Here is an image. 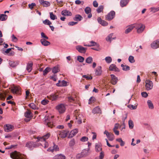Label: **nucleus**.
<instances>
[{"label": "nucleus", "instance_id": "obj_2", "mask_svg": "<svg viewBox=\"0 0 159 159\" xmlns=\"http://www.w3.org/2000/svg\"><path fill=\"white\" fill-rule=\"evenodd\" d=\"M53 116L50 117L45 116L44 118V124L48 127L52 128L53 126L52 122V119Z\"/></svg>", "mask_w": 159, "mask_h": 159}, {"label": "nucleus", "instance_id": "obj_42", "mask_svg": "<svg viewBox=\"0 0 159 159\" xmlns=\"http://www.w3.org/2000/svg\"><path fill=\"white\" fill-rule=\"evenodd\" d=\"M148 104V107L149 108L152 109L154 108L153 105V104L152 103V102L150 100H148L147 102Z\"/></svg>", "mask_w": 159, "mask_h": 159}, {"label": "nucleus", "instance_id": "obj_64", "mask_svg": "<svg viewBox=\"0 0 159 159\" xmlns=\"http://www.w3.org/2000/svg\"><path fill=\"white\" fill-rule=\"evenodd\" d=\"M108 23L106 21L103 20L102 21V22L101 23V24L102 25L105 26H107L108 25Z\"/></svg>", "mask_w": 159, "mask_h": 159}, {"label": "nucleus", "instance_id": "obj_10", "mask_svg": "<svg viewBox=\"0 0 159 159\" xmlns=\"http://www.w3.org/2000/svg\"><path fill=\"white\" fill-rule=\"evenodd\" d=\"M151 47L153 49H156L159 47V39L153 41L151 45Z\"/></svg>", "mask_w": 159, "mask_h": 159}, {"label": "nucleus", "instance_id": "obj_53", "mask_svg": "<svg viewBox=\"0 0 159 159\" xmlns=\"http://www.w3.org/2000/svg\"><path fill=\"white\" fill-rule=\"evenodd\" d=\"M90 43V45H88V47L94 46L97 45V43L93 41H91Z\"/></svg>", "mask_w": 159, "mask_h": 159}, {"label": "nucleus", "instance_id": "obj_45", "mask_svg": "<svg viewBox=\"0 0 159 159\" xmlns=\"http://www.w3.org/2000/svg\"><path fill=\"white\" fill-rule=\"evenodd\" d=\"M104 7L103 6H100L97 9V11L98 13H100L103 10Z\"/></svg>", "mask_w": 159, "mask_h": 159}, {"label": "nucleus", "instance_id": "obj_49", "mask_svg": "<svg viewBox=\"0 0 159 159\" xmlns=\"http://www.w3.org/2000/svg\"><path fill=\"white\" fill-rule=\"evenodd\" d=\"M83 78H86L87 80H91L92 79V76H89L88 75H84L82 76Z\"/></svg>", "mask_w": 159, "mask_h": 159}, {"label": "nucleus", "instance_id": "obj_50", "mask_svg": "<svg viewBox=\"0 0 159 159\" xmlns=\"http://www.w3.org/2000/svg\"><path fill=\"white\" fill-rule=\"evenodd\" d=\"M129 61L131 63H134L135 61L134 57L131 56H130L129 57Z\"/></svg>", "mask_w": 159, "mask_h": 159}, {"label": "nucleus", "instance_id": "obj_44", "mask_svg": "<svg viewBox=\"0 0 159 159\" xmlns=\"http://www.w3.org/2000/svg\"><path fill=\"white\" fill-rule=\"evenodd\" d=\"M84 58L81 56H78L77 57V60L80 62H82L84 61Z\"/></svg>", "mask_w": 159, "mask_h": 159}, {"label": "nucleus", "instance_id": "obj_24", "mask_svg": "<svg viewBox=\"0 0 159 159\" xmlns=\"http://www.w3.org/2000/svg\"><path fill=\"white\" fill-rule=\"evenodd\" d=\"M129 0H121L120 6L121 7H125L128 4Z\"/></svg>", "mask_w": 159, "mask_h": 159}, {"label": "nucleus", "instance_id": "obj_52", "mask_svg": "<svg viewBox=\"0 0 159 159\" xmlns=\"http://www.w3.org/2000/svg\"><path fill=\"white\" fill-rule=\"evenodd\" d=\"M128 107L131 109H135L137 108V106H134L133 105L129 104L128 106Z\"/></svg>", "mask_w": 159, "mask_h": 159}, {"label": "nucleus", "instance_id": "obj_63", "mask_svg": "<svg viewBox=\"0 0 159 159\" xmlns=\"http://www.w3.org/2000/svg\"><path fill=\"white\" fill-rule=\"evenodd\" d=\"M104 156V152L102 151L100 153V155L99 156L100 159H103Z\"/></svg>", "mask_w": 159, "mask_h": 159}, {"label": "nucleus", "instance_id": "obj_38", "mask_svg": "<svg viewBox=\"0 0 159 159\" xmlns=\"http://www.w3.org/2000/svg\"><path fill=\"white\" fill-rule=\"evenodd\" d=\"M51 70V69L49 67H47L43 71V75H45Z\"/></svg>", "mask_w": 159, "mask_h": 159}, {"label": "nucleus", "instance_id": "obj_16", "mask_svg": "<svg viewBox=\"0 0 159 159\" xmlns=\"http://www.w3.org/2000/svg\"><path fill=\"white\" fill-rule=\"evenodd\" d=\"M111 83L113 85L116 84L117 82V78L113 74L111 75Z\"/></svg>", "mask_w": 159, "mask_h": 159}, {"label": "nucleus", "instance_id": "obj_27", "mask_svg": "<svg viewBox=\"0 0 159 159\" xmlns=\"http://www.w3.org/2000/svg\"><path fill=\"white\" fill-rule=\"evenodd\" d=\"M102 67L101 66H99L96 68L95 71V74L97 75H101L102 72Z\"/></svg>", "mask_w": 159, "mask_h": 159}, {"label": "nucleus", "instance_id": "obj_14", "mask_svg": "<svg viewBox=\"0 0 159 159\" xmlns=\"http://www.w3.org/2000/svg\"><path fill=\"white\" fill-rule=\"evenodd\" d=\"M20 88L19 87L14 86L11 88V91L13 93H19Z\"/></svg>", "mask_w": 159, "mask_h": 159}, {"label": "nucleus", "instance_id": "obj_1", "mask_svg": "<svg viewBox=\"0 0 159 159\" xmlns=\"http://www.w3.org/2000/svg\"><path fill=\"white\" fill-rule=\"evenodd\" d=\"M50 135V133H48L42 137L37 138L38 141L40 142L41 145L44 148H46L48 146V144L46 141V140L49 137Z\"/></svg>", "mask_w": 159, "mask_h": 159}, {"label": "nucleus", "instance_id": "obj_33", "mask_svg": "<svg viewBox=\"0 0 159 159\" xmlns=\"http://www.w3.org/2000/svg\"><path fill=\"white\" fill-rule=\"evenodd\" d=\"M60 71V69L58 66L54 67L52 70V72L54 74Z\"/></svg>", "mask_w": 159, "mask_h": 159}, {"label": "nucleus", "instance_id": "obj_51", "mask_svg": "<svg viewBox=\"0 0 159 159\" xmlns=\"http://www.w3.org/2000/svg\"><path fill=\"white\" fill-rule=\"evenodd\" d=\"M88 140V138L86 136L83 137L80 139V141L82 142H85L87 141Z\"/></svg>", "mask_w": 159, "mask_h": 159}, {"label": "nucleus", "instance_id": "obj_61", "mask_svg": "<svg viewBox=\"0 0 159 159\" xmlns=\"http://www.w3.org/2000/svg\"><path fill=\"white\" fill-rule=\"evenodd\" d=\"M50 79L53 80L55 81H56L57 80L56 75H53V76H50Z\"/></svg>", "mask_w": 159, "mask_h": 159}, {"label": "nucleus", "instance_id": "obj_12", "mask_svg": "<svg viewBox=\"0 0 159 159\" xmlns=\"http://www.w3.org/2000/svg\"><path fill=\"white\" fill-rule=\"evenodd\" d=\"M39 2L43 7H47L50 5V3L49 2L47 1H45L44 0H39Z\"/></svg>", "mask_w": 159, "mask_h": 159}, {"label": "nucleus", "instance_id": "obj_37", "mask_svg": "<svg viewBox=\"0 0 159 159\" xmlns=\"http://www.w3.org/2000/svg\"><path fill=\"white\" fill-rule=\"evenodd\" d=\"M112 34H110L106 38V40L107 41L111 42L112 40L114 39V38H112Z\"/></svg>", "mask_w": 159, "mask_h": 159}, {"label": "nucleus", "instance_id": "obj_26", "mask_svg": "<svg viewBox=\"0 0 159 159\" xmlns=\"http://www.w3.org/2000/svg\"><path fill=\"white\" fill-rule=\"evenodd\" d=\"M40 42L44 46H47L49 45L50 44V42L47 41L45 39H43L40 40Z\"/></svg>", "mask_w": 159, "mask_h": 159}, {"label": "nucleus", "instance_id": "obj_31", "mask_svg": "<svg viewBox=\"0 0 159 159\" xmlns=\"http://www.w3.org/2000/svg\"><path fill=\"white\" fill-rule=\"evenodd\" d=\"M7 16L5 14H0V20L4 21L7 20Z\"/></svg>", "mask_w": 159, "mask_h": 159}, {"label": "nucleus", "instance_id": "obj_34", "mask_svg": "<svg viewBox=\"0 0 159 159\" xmlns=\"http://www.w3.org/2000/svg\"><path fill=\"white\" fill-rule=\"evenodd\" d=\"M75 95L74 96H70L68 97V101L70 102H73L75 100Z\"/></svg>", "mask_w": 159, "mask_h": 159}, {"label": "nucleus", "instance_id": "obj_17", "mask_svg": "<svg viewBox=\"0 0 159 159\" xmlns=\"http://www.w3.org/2000/svg\"><path fill=\"white\" fill-rule=\"evenodd\" d=\"M78 132V129H74L71 131L68 137V138H71L75 135Z\"/></svg>", "mask_w": 159, "mask_h": 159}, {"label": "nucleus", "instance_id": "obj_20", "mask_svg": "<svg viewBox=\"0 0 159 159\" xmlns=\"http://www.w3.org/2000/svg\"><path fill=\"white\" fill-rule=\"evenodd\" d=\"M85 13L88 15V17L90 18L92 17V14H91V9L89 7H87L84 10Z\"/></svg>", "mask_w": 159, "mask_h": 159}, {"label": "nucleus", "instance_id": "obj_18", "mask_svg": "<svg viewBox=\"0 0 159 159\" xmlns=\"http://www.w3.org/2000/svg\"><path fill=\"white\" fill-rule=\"evenodd\" d=\"M19 64V61H9V66L12 67H15L17 66Z\"/></svg>", "mask_w": 159, "mask_h": 159}, {"label": "nucleus", "instance_id": "obj_48", "mask_svg": "<svg viewBox=\"0 0 159 159\" xmlns=\"http://www.w3.org/2000/svg\"><path fill=\"white\" fill-rule=\"evenodd\" d=\"M43 23L45 25H50L52 24V23L49 20L46 19L43 21Z\"/></svg>", "mask_w": 159, "mask_h": 159}, {"label": "nucleus", "instance_id": "obj_43", "mask_svg": "<svg viewBox=\"0 0 159 159\" xmlns=\"http://www.w3.org/2000/svg\"><path fill=\"white\" fill-rule=\"evenodd\" d=\"M29 106L30 107L34 110L37 109V107L34 103H32L30 104L29 105Z\"/></svg>", "mask_w": 159, "mask_h": 159}, {"label": "nucleus", "instance_id": "obj_15", "mask_svg": "<svg viewBox=\"0 0 159 159\" xmlns=\"http://www.w3.org/2000/svg\"><path fill=\"white\" fill-rule=\"evenodd\" d=\"M61 14L64 16H70L72 15L71 12L67 10H64L61 12Z\"/></svg>", "mask_w": 159, "mask_h": 159}, {"label": "nucleus", "instance_id": "obj_36", "mask_svg": "<svg viewBox=\"0 0 159 159\" xmlns=\"http://www.w3.org/2000/svg\"><path fill=\"white\" fill-rule=\"evenodd\" d=\"M49 14L50 18L51 20H54L57 19V16L53 14V12H50Z\"/></svg>", "mask_w": 159, "mask_h": 159}, {"label": "nucleus", "instance_id": "obj_7", "mask_svg": "<svg viewBox=\"0 0 159 159\" xmlns=\"http://www.w3.org/2000/svg\"><path fill=\"white\" fill-rule=\"evenodd\" d=\"M4 131L7 132H8L12 131L14 129V126L13 125L7 124L4 126Z\"/></svg>", "mask_w": 159, "mask_h": 159}, {"label": "nucleus", "instance_id": "obj_60", "mask_svg": "<svg viewBox=\"0 0 159 159\" xmlns=\"http://www.w3.org/2000/svg\"><path fill=\"white\" fill-rule=\"evenodd\" d=\"M12 39L13 41L15 42H17L18 40L17 38L14 34L12 35Z\"/></svg>", "mask_w": 159, "mask_h": 159}, {"label": "nucleus", "instance_id": "obj_39", "mask_svg": "<svg viewBox=\"0 0 159 159\" xmlns=\"http://www.w3.org/2000/svg\"><path fill=\"white\" fill-rule=\"evenodd\" d=\"M121 67H122V69L124 70H129V67L128 66L124 65L123 64H122L121 65Z\"/></svg>", "mask_w": 159, "mask_h": 159}, {"label": "nucleus", "instance_id": "obj_13", "mask_svg": "<svg viewBox=\"0 0 159 159\" xmlns=\"http://www.w3.org/2000/svg\"><path fill=\"white\" fill-rule=\"evenodd\" d=\"M109 70L110 71L115 72H119L120 71L119 69L114 64H111L109 67Z\"/></svg>", "mask_w": 159, "mask_h": 159}, {"label": "nucleus", "instance_id": "obj_35", "mask_svg": "<svg viewBox=\"0 0 159 159\" xmlns=\"http://www.w3.org/2000/svg\"><path fill=\"white\" fill-rule=\"evenodd\" d=\"M51 99L52 101L56 100L58 97V95L56 94H52L50 95Z\"/></svg>", "mask_w": 159, "mask_h": 159}, {"label": "nucleus", "instance_id": "obj_11", "mask_svg": "<svg viewBox=\"0 0 159 159\" xmlns=\"http://www.w3.org/2000/svg\"><path fill=\"white\" fill-rule=\"evenodd\" d=\"M135 24H132L127 26V29H126L125 33L126 34H128L131 32L132 30L135 28Z\"/></svg>", "mask_w": 159, "mask_h": 159}, {"label": "nucleus", "instance_id": "obj_57", "mask_svg": "<svg viewBox=\"0 0 159 159\" xmlns=\"http://www.w3.org/2000/svg\"><path fill=\"white\" fill-rule=\"evenodd\" d=\"M36 6V4L34 3H32L31 4H29V7L30 8L32 9L34 7Z\"/></svg>", "mask_w": 159, "mask_h": 159}, {"label": "nucleus", "instance_id": "obj_29", "mask_svg": "<svg viewBox=\"0 0 159 159\" xmlns=\"http://www.w3.org/2000/svg\"><path fill=\"white\" fill-rule=\"evenodd\" d=\"M82 19L83 17L81 15L77 14L75 15L73 19L75 21H80Z\"/></svg>", "mask_w": 159, "mask_h": 159}, {"label": "nucleus", "instance_id": "obj_62", "mask_svg": "<svg viewBox=\"0 0 159 159\" xmlns=\"http://www.w3.org/2000/svg\"><path fill=\"white\" fill-rule=\"evenodd\" d=\"M0 98L2 100H4L5 98V94L1 93L0 94Z\"/></svg>", "mask_w": 159, "mask_h": 159}, {"label": "nucleus", "instance_id": "obj_28", "mask_svg": "<svg viewBox=\"0 0 159 159\" xmlns=\"http://www.w3.org/2000/svg\"><path fill=\"white\" fill-rule=\"evenodd\" d=\"M92 112L93 114L99 113H101V110L99 107H97L93 109Z\"/></svg>", "mask_w": 159, "mask_h": 159}, {"label": "nucleus", "instance_id": "obj_58", "mask_svg": "<svg viewBox=\"0 0 159 159\" xmlns=\"http://www.w3.org/2000/svg\"><path fill=\"white\" fill-rule=\"evenodd\" d=\"M96 148L97 152H99L102 150V148L100 146L96 145Z\"/></svg>", "mask_w": 159, "mask_h": 159}, {"label": "nucleus", "instance_id": "obj_19", "mask_svg": "<svg viewBox=\"0 0 159 159\" xmlns=\"http://www.w3.org/2000/svg\"><path fill=\"white\" fill-rule=\"evenodd\" d=\"M67 134L68 133L66 131L62 130L59 132V135L60 137L64 138L67 136Z\"/></svg>", "mask_w": 159, "mask_h": 159}, {"label": "nucleus", "instance_id": "obj_3", "mask_svg": "<svg viewBox=\"0 0 159 159\" xmlns=\"http://www.w3.org/2000/svg\"><path fill=\"white\" fill-rule=\"evenodd\" d=\"M135 28L137 29V32L138 33H141L144 30L145 26L144 25L141 24H135Z\"/></svg>", "mask_w": 159, "mask_h": 159}, {"label": "nucleus", "instance_id": "obj_9", "mask_svg": "<svg viewBox=\"0 0 159 159\" xmlns=\"http://www.w3.org/2000/svg\"><path fill=\"white\" fill-rule=\"evenodd\" d=\"M76 48L79 52L82 53H85L87 49L86 48H84L81 45L76 46Z\"/></svg>", "mask_w": 159, "mask_h": 159}, {"label": "nucleus", "instance_id": "obj_21", "mask_svg": "<svg viewBox=\"0 0 159 159\" xmlns=\"http://www.w3.org/2000/svg\"><path fill=\"white\" fill-rule=\"evenodd\" d=\"M66 156L62 154H57L54 156L52 159H65Z\"/></svg>", "mask_w": 159, "mask_h": 159}, {"label": "nucleus", "instance_id": "obj_32", "mask_svg": "<svg viewBox=\"0 0 159 159\" xmlns=\"http://www.w3.org/2000/svg\"><path fill=\"white\" fill-rule=\"evenodd\" d=\"M107 136L110 141H112L114 139V136L112 133H110L109 135Z\"/></svg>", "mask_w": 159, "mask_h": 159}, {"label": "nucleus", "instance_id": "obj_4", "mask_svg": "<svg viewBox=\"0 0 159 159\" xmlns=\"http://www.w3.org/2000/svg\"><path fill=\"white\" fill-rule=\"evenodd\" d=\"M116 13L113 11H111L106 16V19L110 21L112 20L115 17Z\"/></svg>", "mask_w": 159, "mask_h": 159}, {"label": "nucleus", "instance_id": "obj_23", "mask_svg": "<svg viewBox=\"0 0 159 159\" xmlns=\"http://www.w3.org/2000/svg\"><path fill=\"white\" fill-rule=\"evenodd\" d=\"M32 113L29 110H27L25 113V116L29 119H31L33 117Z\"/></svg>", "mask_w": 159, "mask_h": 159}, {"label": "nucleus", "instance_id": "obj_25", "mask_svg": "<svg viewBox=\"0 0 159 159\" xmlns=\"http://www.w3.org/2000/svg\"><path fill=\"white\" fill-rule=\"evenodd\" d=\"M33 65V63L32 62H30L27 64L26 70L29 72H30L32 70Z\"/></svg>", "mask_w": 159, "mask_h": 159}, {"label": "nucleus", "instance_id": "obj_8", "mask_svg": "<svg viewBox=\"0 0 159 159\" xmlns=\"http://www.w3.org/2000/svg\"><path fill=\"white\" fill-rule=\"evenodd\" d=\"M56 109L60 113H62L64 112L66 110L65 105L63 104H61L56 107Z\"/></svg>", "mask_w": 159, "mask_h": 159}, {"label": "nucleus", "instance_id": "obj_56", "mask_svg": "<svg viewBox=\"0 0 159 159\" xmlns=\"http://www.w3.org/2000/svg\"><path fill=\"white\" fill-rule=\"evenodd\" d=\"M41 34L42 38H44L45 39H48V38L45 35L44 33L42 32Z\"/></svg>", "mask_w": 159, "mask_h": 159}, {"label": "nucleus", "instance_id": "obj_47", "mask_svg": "<svg viewBox=\"0 0 159 159\" xmlns=\"http://www.w3.org/2000/svg\"><path fill=\"white\" fill-rule=\"evenodd\" d=\"M75 141L74 139H72L69 142V144L70 146H73L75 144Z\"/></svg>", "mask_w": 159, "mask_h": 159}, {"label": "nucleus", "instance_id": "obj_59", "mask_svg": "<svg viewBox=\"0 0 159 159\" xmlns=\"http://www.w3.org/2000/svg\"><path fill=\"white\" fill-rule=\"evenodd\" d=\"M53 151H56L59 150V148L58 146L55 144L54 145V146L53 147Z\"/></svg>", "mask_w": 159, "mask_h": 159}, {"label": "nucleus", "instance_id": "obj_40", "mask_svg": "<svg viewBox=\"0 0 159 159\" xmlns=\"http://www.w3.org/2000/svg\"><path fill=\"white\" fill-rule=\"evenodd\" d=\"M129 127L130 129H133L134 127V123L132 120H130L128 122Z\"/></svg>", "mask_w": 159, "mask_h": 159}, {"label": "nucleus", "instance_id": "obj_46", "mask_svg": "<svg viewBox=\"0 0 159 159\" xmlns=\"http://www.w3.org/2000/svg\"><path fill=\"white\" fill-rule=\"evenodd\" d=\"M106 62L108 63H110L112 61V59L111 57H107L105 58Z\"/></svg>", "mask_w": 159, "mask_h": 159}, {"label": "nucleus", "instance_id": "obj_30", "mask_svg": "<svg viewBox=\"0 0 159 159\" xmlns=\"http://www.w3.org/2000/svg\"><path fill=\"white\" fill-rule=\"evenodd\" d=\"M88 151L86 149L83 150L81 152L80 155L82 157H84L88 155Z\"/></svg>", "mask_w": 159, "mask_h": 159}, {"label": "nucleus", "instance_id": "obj_6", "mask_svg": "<svg viewBox=\"0 0 159 159\" xmlns=\"http://www.w3.org/2000/svg\"><path fill=\"white\" fill-rule=\"evenodd\" d=\"M25 146L30 150H31L34 148L38 146V145L36 143L33 142H29L26 143Z\"/></svg>", "mask_w": 159, "mask_h": 159}, {"label": "nucleus", "instance_id": "obj_5", "mask_svg": "<svg viewBox=\"0 0 159 159\" xmlns=\"http://www.w3.org/2000/svg\"><path fill=\"white\" fill-rule=\"evenodd\" d=\"M146 83L145 88L147 90L151 89L153 87L152 82L149 80H146L145 82Z\"/></svg>", "mask_w": 159, "mask_h": 159}, {"label": "nucleus", "instance_id": "obj_41", "mask_svg": "<svg viewBox=\"0 0 159 159\" xmlns=\"http://www.w3.org/2000/svg\"><path fill=\"white\" fill-rule=\"evenodd\" d=\"M85 61L87 63H91L93 61V58L91 57H89L86 59Z\"/></svg>", "mask_w": 159, "mask_h": 159}, {"label": "nucleus", "instance_id": "obj_22", "mask_svg": "<svg viewBox=\"0 0 159 159\" xmlns=\"http://www.w3.org/2000/svg\"><path fill=\"white\" fill-rule=\"evenodd\" d=\"M56 85L58 86H67V82L64 80L62 81L59 80L58 83L56 84Z\"/></svg>", "mask_w": 159, "mask_h": 159}, {"label": "nucleus", "instance_id": "obj_55", "mask_svg": "<svg viewBox=\"0 0 159 159\" xmlns=\"http://www.w3.org/2000/svg\"><path fill=\"white\" fill-rule=\"evenodd\" d=\"M94 100L95 98L94 97H91L89 99V104L92 103L93 102H94Z\"/></svg>", "mask_w": 159, "mask_h": 159}, {"label": "nucleus", "instance_id": "obj_54", "mask_svg": "<svg viewBox=\"0 0 159 159\" xmlns=\"http://www.w3.org/2000/svg\"><path fill=\"white\" fill-rule=\"evenodd\" d=\"M49 102V101L48 100L44 99L42 101L41 103L43 105H46Z\"/></svg>", "mask_w": 159, "mask_h": 159}]
</instances>
